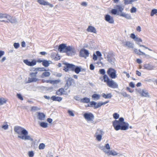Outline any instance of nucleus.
<instances>
[{"label":"nucleus","mask_w":157,"mask_h":157,"mask_svg":"<svg viewBox=\"0 0 157 157\" xmlns=\"http://www.w3.org/2000/svg\"><path fill=\"white\" fill-rule=\"evenodd\" d=\"M14 130L18 135V137L25 140H29L33 141V139L28 135V131L25 128L20 126H16L14 127Z\"/></svg>","instance_id":"1"},{"label":"nucleus","mask_w":157,"mask_h":157,"mask_svg":"<svg viewBox=\"0 0 157 157\" xmlns=\"http://www.w3.org/2000/svg\"><path fill=\"white\" fill-rule=\"evenodd\" d=\"M113 125L116 131L126 130L129 128V124L124 121V119L123 117H120L118 120H115L113 121Z\"/></svg>","instance_id":"2"},{"label":"nucleus","mask_w":157,"mask_h":157,"mask_svg":"<svg viewBox=\"0 0 157 157\" xmlns=\"http://www.w3.org/2000/svg\"><path fill=\"white\" fill-rule=\"evenodd\" d=\"M58 47V51L60 52L66 53L67 55L68 56H72L75 54V48L70 46H67L66 44H62Z\"/></svg>","instance_id":"3"},{"label":"nucleus","mask_w":157,"mask_h":157,"mask_svg":"<svg viewBox=\"0 0 157 157\" xmlns=\"http://www.w3.org/2000/svg\"><path fill=\"white\" fill-rule=\"evenodd\" d=\"M104 78H105L104 82L106 83L108 86L113 89L118 88V85L117 82L112 79H110L107 75L105 76Z\"/></svg>","instance_id":"4"},{"label":"nucleus","mask_w":157,"mask_h":157,"mask_svg":"<svg viewBox=\"0 0 157 157\" xmlns=\"http://www.w3.org/2000/svg\"><path fill=\"white\" fill-rule=\"evenodd\" d=\"M63 64L65 65V66L63 67V70L65 72H68L69 71H72L75 72V73L76 71L78 70L77 69V66H76L75 65L65 62L63 63Z\"/></svg>","instance_id":"5"},{"label":"nucleus","mask_w":157,"mask_h":157,"mask_svg":"<svg viewBox=\"0 0 157 157\" xmlns=\"http://www.w3.org/2000/svg\"><path fill=\"white\" fill-rule=\"evenodd\" d=\"M107 73L109 77L112 79L115 78L117 76L116 70L112 67L108 69Z\"/></svg>","instance_id":"6"},{"label":"nucleus","mask_w":157,"mask_h":157,"mask_svg":"<svg viewBox=\"0 0 157 157\" xmlns=\"http://www.w3.org/2000/svg\"><path fill=\"white\" fill-rule=\"evenodd\" d=\"M107 60L109 63H110L113 66H115V63L114 60L115 59L114 58V56L113 52H109L107 55Z\"/></svg>","instance_id":"7"},{"label":"nucleus","mask_w":157,"mask_h":157,"mask_svg":"<svg viewBox=\"0 0 157 157\" xmlns=\"http://www.w3.org/2000/svg\"><path fill=\"white\" fill-rule=\"evenodd\" d=\"M89 54L90 53L88 50L85 48H82L79 52V56L80 57H84L86 59L89 56Z\"/></svg>","instance_id":"8"},{"label":"nucleus","mask_w":157,"mask_h":157,"mask_svg":"<svg viewBox=\"0 0 157 157\" xmlns=\"http://www.w3.org/2000/svg\"><path fill=\"white\" fill-rule=\"evenodd\" d=\"M84 117L87 121H90L94 119V116L91 113H85L83 115Z\"/></svg>","instance_id":"9"},{"label":"nucleus","mask_w":157,"mask_h":157,"mask_svg":"<svg viewBox=\"0 0 157 157\" xmlns=\"http://www.w3.org/2000/svg\"><path fill=\"white\" fill-rule=\"evenodd\" d=\"M23 62L26 65L30 67L35 65L36 63V61L35 59H32L31 61H29L28 59H24Z\"/></svg>","instance_id":"10"},{"label":"nucleus","mask_w":157,"mask_h":157,"mask_svg":"<svg viewBox=\"0 0 157 157\" xmlns=\"http://www.w3.org/2000/svg\"><path fill=\"white\" fill-rule=\"evenodd\" d=\"M74 79L71 77L68 78L66 81V83L65 85V87H67L66 89H65L66 90H67L72 85L73 83H74Z\"/></svg>","instance_id":"11"},{"label":"nucleus","mask_w":157,"mask_h":157,"mask_svg":"<svg viewBox=\"0 0 157 157\" xmlns=\"http://www.w3.org/2000/svg\"><path fill=\"white\" fill-rule=\"evenodd\" d=\"M105 20L110 24H113L114 23L113 17L109 14H106L105 16Z\"/></svg>","instance_id":"12"},{"label":"nucleus","mask_w":157,"mask_h":157,"mask_svg":"<svg viewBox=\"0 0 157 157\" xmlns=\"http://www.w3.org/2000/svg\"><path fill=\"white\" fill-rule=\"evenodd\" d=\"M143 67L144 69H146L148 70H153L155 67V66H154L153 64L151 63L144 64Z\"/></svg>","instance_id":"13"},{"label":"nucleus","mask_w":157,"mask_h":157,"mask_svg":"<svg viewBox=\"0 0 157 157\" xmlns=\"http://www.w3.org/2000/svg\"><path fill=\"white\" fill-rule=\"evenodd\" d=\"M124 47H128L129 48H134V44L130 41H125L122 43Z\"/></svg>","instance_id":"14"},{"label":"nucleus","mask_w":157,"mask_h":157,"mask_svg":"<svg viewBox=\"0 0 157 157\" xmlns=\"http://www.w3.org/2000/svg\"><path fill=\"white\" fill-rule=\"evenodd\" d=\"M130 37L136 41V44L137 42H142V40L140 38L136 37L134 33H131Z\"/></svg>","instance_id":"15"},{"label":"nucleus","mask_w":157,"mask_h":157,"mask_svg":"<svg viewBox=\"0 0 157 157\" xmlns=\"http://www.w3.org/2000/svg\"><path fill=\"white\" fill-rule=\"evenodd\" d=\"M37 118L39 120L41 121L44 120L45 119V115L43 113L37 112Z\"/></svg>","instance_id":"16"},{"label":"nucleus","mask_w":157,"mask_h":157,"mask_svg":"<svg viewBox=\"0 0 157 157\" xmlns=\"http://www.w3.org/2000/svg\"><path fill=\"white\" fill-rule=\"evenodd\" d=\"M120 16L124 17L127 19H132V17L130 14L126 13H125L122 12L120 13Z\"/></svg>","instance_id":"17"},{"label":"nucleus","mask_w":157,"mask_h":157,"mask_svg":"<svg viewBox=\"0 0 157 157\" xmlns=\"http://www.w3.org/2000/svg\"><path fill=\"white\" fill-rule=\"evenodd\" d=\"M51 99L53 101H57L59 102L62 100V98L61 97L53 95L51 97Z\"/></svg>","instance_id":"18"},{"label":"nucleus","mask_w":157,"mask_h":157,"mask_svg":"<svg viewBox=\"0 0 157 157\" xmlns=\"http://www.w3.org/2000/svg\"><path fill=\"white\" fill-rule=\"evenodd\" d=\"M87 31L94 33H96L97 32L96 29L94 27L90 25L88 26L87 29Z\"/></svg>","instance_id":"19"},{"label":"nucleus","mask_w":157,"mask_h":157,"mask_svg":"<svg viewBox=\"0 0 157 157\" xmlns=\"http://www.w3.org/2000/svg\"><path fill=\"white\" fill-rule=\"evenodd\" d=\"M103 132L102 130H99L100 134L96 135V139L97 140L100 141L102 139V135L103 134Z\"/></svg>","instance_id":"20"},{"label":"nucleus","mask_w":157,"mask_h":157,"mask_svg":"<svg viewBox=\"0 0 157 157\" xmlns=\"http://www.w3.org/2000/svg\"><path fill=\"white\" fill-rule=\"evenodd\" d=\"M116 9L117 10V11L118 12H122V11L124 10V6H121L119 5H116V7H115Z\"/></svg>","instance_id":"21"},{"label":"nucleus","mask_w":157,"mask_h":157,"mask_svg":"<svg viewBox=\"0 0 157 157\" xmlns=\"http://www.w3.org/2000/svg\"><path fill=\"white\" fill-rule=\"evenodd\" d=\"M102 96L105 99H110L113 96L111 93H109L107 94L105 93H103L102 94Z\"/></svg>","instance_id":"22"},{"label":"nucleus","mask_w":157,"mask_h":157,"mask_svg":"<svg viewBox=\"0 0 157 157\" xmlns=\"http://www.w3.org/2000/svg\"><path fill=\"white\" fill-rule=\"evenodd\" d=\"M90 101V98L85 97L81 99L80 102L83 103H89Z\"/></svg>","instance_id":"23"},{"label":"nucleus","mask_w":157,"mask_h":157,"mask_svg":"<svg viewBox=\"0 0 157 157\" xmlns=\"http://www.w3.org/2000/svg\"><path fill=\"white\" fill-rule=\"evenodd\" d=\"M38 78L36 77H32L31 78H29L28 80V83H31L32 82H36L39 81Z\"/></svg>","instance_id":"24"},{"label":"nucleus","mask_w":157,"mask_h":157,"mask_svg":"<svg viewBox=\"0 0 157 157\" xmlns=\"http://www.w3.org/2000/svg\"><path fill=\"white\" fill-rule=\"evenodd\" d=\"M50 62L51 63H52L51 61H48L47 60L44 59L43 60V63H42V64L45 67H48L49 65L50 64Z\"/></svg>","instance_id":"25"},{"label":"nucleus","mask_w":157,"mask_h":157,"mask_svg":"<svg viewBox=\"0 0 157 157\" xmlns=\"http://www.w3.org/2000/svg\"><path fill=\"white\" fill-rule=\"evenodd\" d=\"M140 93L142 96L145 97H150L148 93L146 91H145L144 90H142V92H140Z\"/></svg>","instance_id":"26"},{"label":"nucleus","mask_w":157,"mask_h":157,"mask_svg":"<svg viewBox=\"0 0 157 157\" xmlns=\"http://www.w3.org/2000/svg\"><path fill=\"white\" fill-rule=\"evenodd\" d=\"M64 91V89L63 88H61L59 89L56 92V94L58 95H61L63 94Z\"/></svg>","instance_id":"27"},{"label":"nucleus","mask_w":157,"mask_h":157,"mask_svg":"<svg viewBox=\"0 0 157 157\" xmlns=\"http://www.w3.org/2000/svg\"><path fill=\"white\" fill-rule=\"evenodd\" d=\"M77 71H76V74H78L81 71H85V69L84 68H82L81 66H77Z\"/></svg>","instance_id":"28"},{"label":"nucleus","mask_w":157,"mask_h":157,"mask_svg":"<svg viewBox=\"0 0 157 157\" xmlns=\"http://www.w3.org/2000/svg\"><path fill=\"white\" fill-rule=\"evenodd\" d=\"M134 52L137 54L139 55H142V54H144V53L141 51L140 49L138 50L137 49H134Z\"/></svg>","instance_id":"29"},{"label":"nucleus","mask_w":157,"mask_h":157,"mask_svg":"<svg viewBox=\"0 0 157 157\" xmlns=\"http://www.w3.org/2000/svg\"><path fill=\"white\" fill-rule=\"evenodd\" d=\"M7 100L5 98L1 97L0 98V105H1L6 103Z\"/></svg>","instance_id":"30"},{"label":"nucleus","mask_w":157,"mask_h":157,"mask_svg":"<svg viewBox=\"0 0 157 157\" xmlns=\"http://www.w3.org/2000/svg\"><path fill=\"white\" fill-rule=\"evenodd\" d=\"M99 73L100 74L103 75V79L105 81L104 76L105 75H107L105 74V71L104 69H101L99 70Z\"/></svg>","instance_id":"31"},{"label":"nucleus","mask_w":157,"mask_h":157,"mask_svg":"<svg viewBox=\"0 0 157 157\" xmlns=\"http://www.w3.org/2000/svg\"><path fill=\"white\" fill-rule=\"evenodd\" d=\"M92 97L94 100H98L100 99V95L99 94H94L92 95Z\"/></svg>","instance_id":"32"},{"label":"nucleus","mask_w":157,"mask_h":157,"mask_svg":"<svg viewBox=\"0 0 157 157\" xmlns=\"http://www.w3.org/2000/svg\"><path fill=\"white\" fill-rule=\"evenodd\" d=\"M111 13L113 15L117 14L120 16V13L117 12V10L116 8L112 9L111 11Z\"/></svg>","instance_id":"33"},{"label":"nucleus","mask_w":157,"mask_h":157,"mask_svg":"<svg viewBox=\"0 0 157 157\" xmlns=\"http://www.w3.org/2000/svg\"><path fill=\"white\" fill-rule=\"evenodd\" d=\"M50 75V73L49 72H43L41 76V77L44 78V77L49 76Z\"/></svg>","instance_id":"34"},{"label":"nucleus","mask_w":157,"mask_h":157,"mask_svg":"<svg viewBox=\"0 0 157 157\" xmlns=\"http://www.w3.org/2000/svg\"><path fill=\"white\" fill-rule=\"evenodd\" d=\"M48 123L44 122H41L39 123V125L41 127L46 128L48 127Z\"/></svg>","instance_id":"35"},{"label":"nucleus","mask_w":157,"mask_h":157,"mask_svg":"<svg viewBox=\"0 0 157 157\" xmlns=\"http://www.w3.org/2000/svg\"><path fill=\"white\" fill-rule=\"evenodd\" d=\"M37 2L40 5L46 6L47 5V2L44 0H37Z\"/></svg>","instance_id":"36"},{"label":"nucleus","mask_w":157,"mask_h":157,"mask_svg":"<svg viewBox=\"0 0 157 157\" xmlns=\"http://www.w3.org/2000/svg\"><path fill=\"white\" fill-rule=\"evenodd\" d=\"M9 22L12 24H16L17 23V19L15 17H12V18L10 20V21H9Z\"/></svg>","instance_id":"37"},{"label":"nucleus","mask_w":157,"mask_h":157,"mask_svg":"<svg viewBox=\"0 0 157 157\" xmlns=\"http://www.w3.org/2000/svg\"><path fill=\"white\" fill-rule=\"evenodd\" d=\"M40 109V108L36 106H33L31 107V111L32 112H35L36 111L39 110Z\"/></svg>","instance_id":"38"},{"label":"nucleus","mask_w":157,"mask_h":157,"mask_svg":"<svg viewBox=\"0 0 157 157\" xmlns=\"http://www.w3.org/2000/svg\"><path fill=\"white\" fill-rule=\"evenodd\" d=\"M157 13V9H152L150 15L151 16H153L155 14Z\"/></svg>","instance_id":"39"},{"label":"nucleus","mask_w":157,"mask_h":157,"mask_svg":"<svg viewBox=\"0 0 157 157\" xmlns=\"http://www.w3.org/2000/svg\"><path fill=\"white\" fill-rule=\"evenodd\" d=\"M121 94L125 97H128V98H130L131 96L130 95L128 94L126 92H123L121 93Z\"/></svg>","instance_id":"40"},{"label":"nucleus","mask_w":157,"mask_h":157,"mask_svg":"<svg viewBox=\"0 0 157 157\" xmlns=\"http://www.w3.org/2000/svg\"><path fill=\"white\" fill-rule=\"evenodd\" d=\"M89 103H90V107H93L94 106V108L95 109V106L97 104V102L95 101H90Z\"/></svg>","instance_id":"41"},{"label":"nucleus","mask_w":157,"mask_h":157,"mask_svg":"<svg viewBox=\"0 0 157 157\" xmlns=\"http://www.w3.org/2000/svg\"><path fill=\"white\" fill-rule=\"evenodd\" d=\"M45 145L44 143H42L40 144L38 148L40 150L43 149L44 148Z\"/></svg>","instance_id":"42"},{"label":"nucleus","mask_w":157,"mask_h":157,"mask_svg":"<svg viewBox=\"0 0 157 157\" xmlns=\"http://www.w3.org/2000/svg\"><path fill=\"white\" fill-rule=\"evenodd\" d=\"M113 117L115 119H117L119 118V115L117 113H114L113 115Z\"/></svg>","instance_id":"43"},{"label":"nucleus","mask_w":157,"mask_h":157,"mask_svg":"<svg viewBox=\"0 0 157 157\" xmlns=\"http://www.w3.org/2000/svg\"><path fill=\"white\" fill-rule=\"evenodd\" d=\"M118 153L115 151H111L109 153V154L113 156L116 155H118Z\"/></svg>","instance_id":"44"},{"label":"nucleus","mask_w":157,"mask_h":157,"mask_svg":"<svg viewBox=\"0 0 157 157\" xmlns=\"http://www.w3.org/2000/svg\"><path fill=\"white\" fill-rule=\"evenodd\" d=\"M123 1H124V4L125 5H128L132 3L131 0H123Z\"/></svg>","instance_id":"45"},{"label":"nucleus","mask_w":157,"mask_h":157,"mask_svg":"<svg viewBox=\"0 0 157 157\" xmlns=\"http://www.w3.org/2000/svg\"><path fill=\"white\" fill-rule=\"evenodd\" d=\"M17 96L18 98L21 100H23V98L22 96L20 94L17 93Z\"/></svg>","instance_id":"46"},{"label":"nucleus","mask_w":157,"mask_h":157,"mask_svg":"<svg viewBox=\"0 0 157 157\" xmlns=\"http://www.w3.org/2000/svg\"><path fill=\"white\" fill-rule=\"evenodd\" d=\"M67 113L69 114V115L71 116L74 117L75 116L74 113L71 110H68Z\"/></svg>","instance_id":"47"},{"label":"nucleus","mask_w":157,"mask_h":157,"mask_svg":"<svg viewBox=\"0 0 157 157\" xmlns=\"http://www.w3.org/2000/svg\"><path fill=\"white\" fill-rule=\"evenodd\" d=\"M28 155L29 157H33L34 155V153L33 151H30L28 152Z\"/></svg>","instance_id":"48"},{"label":"nucleus","mask_w":157,"mask_h":157,"mask_svg":"<svg viewBox=\"0 0 157 157\" xmlns=\"http://www.w3.org/2000/svg\"><path fill=\"white\" fill-rule=\"evenodd\" d=\"M13 46L15 49H17L19 47L20 44L18 43H14L13 44Z\"/></svg>","instance_id":"49"},{"label":"nucleus","mask_w":157,"mask_h":157,"mask_svg":"<svg viewBox=\"0 0 157 157\" xmlns=\"http://www.w3.org/2000/svg\"><path fill=\"white\" fill-rule=\"evenodd\" d=\"M74 98L76 101H79L81 102V99L78 95H76L74 96Z\"/></svg>","instance_id":"50"},{"label":"nucleus","mask_w":157,"mask_h":157,"mask_svg":"<svg viewBox=\"0 0 157 157\" xmlns=\"http://www.w3.org/2000/svg\"><path fill=\"white\" fill-rule=\"evenodd\" d=\"M136 11V8L134 7H133L130 9V12L131 13H135Z\"/></svg>","instance_id":"51"},{"label":"nucleus","mask_w":157,"mask_h":157,"mask_svg":"<svg viewBox=\"0 0 157 157\" xmlns=\"http://www.w3.org/2000/svg\"><path fill=\"white\" fill-rule=\"evenodd\" d=\"M101 101H99L98 102V103H97V105H96L95 106V109H96L97 108H98L100 107H101Z\"/></svg>","instance_id":"52"},{"label":"nucleus","mask_w":157,"mask_h":157,"mask_svg":"<svg viewBox=\"0 0 157 157\" xmlns=\"http://www.w3.org/2000/svg\"><path fill=\"white\" fill-rule=\"evenodd\" d=\"M96 53L97 57H101L102 56V54L101 52L99 51H97L96 52Z\"/></svg>","instance_id":"53"},{"label":"nucleus","mask_w":157,"mask_h":157,"mask_svg":"<svg viewBox=\"0 0 157 157\" xmlns=\"http://www.w3.org/2000/svg\"><path fill=\"white\" fill-rule=\"evenodd\" d=\"M8 125L7 124H4L2 126V128L5 130H6L8 128Z\"/></svg>","instance_id":"54"},{"label":"nucleus","mask_w":157,"mask_h":157,"mask_svg":"<svg viewBox=\"0 0 157 157\" xmlns=\"http://www.w3.org/2000/svg\"><path fill=\"white\" fill-rule=\"evenodd\" d=\"M6 16H5V18H7L8 21H10V20L11 19V18H12V17H11L10 15H8L7 14H6Z\"/></svg>","instance_id":"55"},{"label":"nucleus","mask_w":157,"mask_h":157,"mask_svg":"<svg viewBox=\"0 0 157 157\" xmlns=\"http://www.w3.org/2000/svg\"><path fill=\"white\" fill-rule=\"evenodd\" d=\"M60 56L58 55V54H56V56L55 57V59L56 60H60Z\"/></svg>","instance_id":"56"},{"label":"nucleus","mask_w":157,"mask_h":157,"mask_svg":"<svg viewBox=\"0 0 157 157\" xmlns=\"http://www.w3.org/2000/svg\"><path fill=\"white\" fill-rule=\"evenodd\" d=\"M105 148L107 150H109L110 149V147L109 144H105Z\"/></svg>","instance_id":"57"},{"label":"nucleus","mask_w":157,"mask_h":157,"mask_svg":"<svg viewBox=\"0 0 157 157\" xmlns=\"http://www.w3.org/2000/svg\"><path fill=\"white\" fill-rule=\"evenodd\" d=\"M95 67L94 65L91 63L90 65V69L91 70H93L94 69Z\"/></svg>","instance_id":"58"},{"label":"nucleus","mask_w":157,"mask_h":157,"mask_svg":"<svg viewBox=\"0 0 157 157\" xmlns=\"http://www.w3.org/2000/svg\"><path fill=\"white\" fill-rule=\"evenodd\" d=\"M93 59L94 61L97 60L98 57L97 56H96V55L95 54V53H93Z\"/></svg>","instance_id":"59"},{"label":"nucleus","mask_w":157,"mask_h":157,"mask_svg":"<svg viewBox=\"0 0 157 157\" xmlns=\"http://www.w3.org/2000/svg\"><path fill=\"white\" fill-rule=\"evenodd\" d=\"M129 86L132 88H134L135 87V85L132 82H131L129 84Z\"/></svg>","instance_id":"60"},{"label":"nucleus","mask_w":157,"mask_h":157,"mask_svg":"<svg viewBox=\"0 0 157 157\" xmlns=\"http://www.w3.org/2000/svg\"><path fill=\"white\" fill-rule=\"evenodd\" d=\"M29 76L31 77H36V75H35L34 73L33 72H32L30 73V74H29Z\"/></svg>","instance_id":"61"},{"label":"nucleus","mask_w":157,"mask_h":157,"mask_svg":"<svg viewBox=\"0 0 157 157\" xmlns=\"http://www.w3.org/2000/svg\"><path fill=\"white\" fill-rule=\"evenodd\" d=\"M81 5L82 6L86 7L87 5V3L86 2H82Z\"/></svg>","instance_id":"62"},{"label":"nucleus","mask_w":157,"mask_h":157,"mask_svg":"<svg viewBox=\"0 0 157 157\" xmlns=\"http://www.w3.org/2000/svg\"><path fill=\"white\" fill-rule=\"evenodd\" d=\"M52 119L50 118H48L47 119V121L50 124L52 123Z\"/></svg>","instance_id":"63"},{"label":"nucleus","mask_w":157,"mask_h":157,"mask_svg":"<svg viewBox=\"0 0 157 157\" xmlns=\"http://www.w3.org/2000/svg\"><path fill=\"white\" fill-rule=\"evenodd\" d=\"M5 54V52L4 51L0 50V58L3 56Z\"/></svg>","instance_id":"64"}]
</instances>
